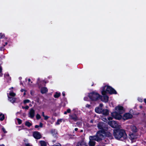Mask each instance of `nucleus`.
Listing matches in <instances>:
<instances>
[{"instance_id": "nucleus-1", "label": "nucleus", "mask_w": 146, "mask_h": 146, "mask_svg": "<svg viewBox=\"0 0 146 146\" xmlns=\"http://www.w3.org/2000/svg\"><path fill=\"white\" fill-rule=\"evenodd\" d=\"M102 94L103 96L100 98L102 101L105 102H107L108 100V97L106 95V93H108L110 94H116V92L113 89L108 86H105L102 88Z\"/></svg>"}, {"instance_id": "nucleus-2", "label": "nucleus", "mask_w": 146, "mask_h": 146, "mask_svg": "<svg viewBox=\"0 0 146 146\" xmlns=\"http://www.w3.org/2000/svg\"><path fill=\"white\" fill-rule=\"evenodd\" d=\"M105 135L104 133L100 131H98L96 135L93 136H90L89 137L90 141L89 145L90 146H94L96 142L94 140L99 141L102 140L104 137Z\"/></svg>"}, {"instance_id": "nucleus-3", "label": "nucleus", "mask_w": 146, "mask_h": 146, "mask_svg": "<svg viewBox=\"0 0 146 146\" xmlns=\"http://www.w3.org/2000/svg\"><path fill=\"white\" fill-rule=\"evenodd\" d=\"M123 107L120 105H118L114 109V111L111 113V116L116 119L119 120L122 118L121 114L125 111Z\"/></svg>"}, {"instance_id": "nucleus-4", "label": "nucleus", "mask_w": 146, "mask_h": 146, "mask_svg": "<svg viewBox=\"0 0 146 146\" xmlns=\"http://www.w3.org/2000/svg\"><path fill=\"white\" fill-rule=\"evenodd\" d=\"M113 135L115 138L118 140H123L127 138L126 133L125 131L123 129L114 130Z\"/></svg>"}, {"instance_id": "nucleus-5", "label": "nucleus", "mask_w": 146, "mask_h": 146, "mask_svg": "<svg viewBox=\"0 0 146 146\" xmlns=\"http://www.w3.org/2000/svg\"><path fill=\"white\" fill-rule=\"evenodd\" d=\"M89 97L92 100L96 101L100 99L101 96L97 93L93 92L89 94Z\"/></svg>"}, {"instance_id": "nucleus-6", "label": "nucleus", "mask_w": 146, "mask_h": 146, "mask_svg": "<svg viewBox=\"0 0 146 146\" xmlns=\"http://www.w3.org/2000/svg\"><path fill=\"white\" fill-rule=\"evenodd\" d=\"M112 119V118L111 117H109L108 118V124L112 127L114 128H120V126L119 125L117 124L115 121H111Z\"/></svg>"}, {"instance_id": "nucleus-7", "label": "nucleus", "mask_w": 146, "mask_h": 146, "mask_svg": "<svg viewBox=\"0 0 146 146\" xmlns=\"http://www.w3.org/2000/svg\"><path fill=\"white\" fill-rule=\"evenodd\" d=\"M98 127L99 129L102 130L101 131H105L107 128L106 126L103 122L98 123Z\"/></svg>"}, {"instance_id": "nucleus-8", "label": "nucleus", "mask_w": 146, "mask_h": 146, "mask_svg": "<svg viewBox=\"0 0 146 146\" xmlns=\"http://www.w3.org/2000/svg\"><path fill=\"white\" fill-rule=\"evenodd\" d=\"M132 115L130 113H126L124 114L123 116L122 117V118L124 120H125L132 118Z\"/></svg>"}, {"instance_id": "nucleus-9", "label": "nucleus", "mask_w": 146, "mask_h": 146, "mask_svg": "<svg viewBox=\"0 0 146 146\" xmlns=\"http://www.w3.org/2000/svg\"><path fill=\"white\" fill-rule=\"evenodd\" d=\"M137 137L138 135L136 133H132L129 135V138L133 142H134Z\"/></svg>"}, {"instance_id": "nucleus-10", "label": "nucleus", "mask_w": 146, "mask_h": 146, "mask_svg": "<svg viewBox=\"0 0 146 146\" xmlns=\"http://www.w3.org/2000/svg\"><path fill=\"white\" fill-rule=\"evenodd\" d=\"M33 136L35 138L37 139H40L41 137L40 133L37 131L34 132L33 133Z\"/></svg>"}, {"instance_id": "nucleus-11", "label": "nucleus", "mask_w": 146, "mask_h": 146, "mask_svg": "<svg viewBox=\"0 0 146 146\" xmlns=\"http://www.w3.org/2000/svg\"><path fill=\"white\" fill-rule=\"evenodd\" d=\"M35 115V110L33 109H31L29 112V117L33 118Z\"/></svg>"}, {"instance_id": "nucleus-12", "label": "nucleus", "mask_w": 146, "mask_h": 146, "mask_svg": "<svg viewBox=\"0 0 146 146\" xmlns=\"http://www.w3.org/2000/svg\"><path fill=\"white\" fill-rule=\"evenodd\" d=\"M86 143L84 141H81L78 142L76 146H87Z\"/></svg>"}, {"instance_id": "nucleus-13", "label": "nucleus", "mask_w": 146, "mask_h": 146, "mask_svg": "<svg viewBox=\"0 0 146 146\" xmlns=\"http://www.w3.org/2000/svg\"><path fill=\"white\" fill-rule=\"evenodd\" d=\"M129 128L133 132H135L137 131V128L136 127L133 125H131L129 127Z\"/></svg>"}, {"instance_id": "nucleus-14", "label": "nucleus", "mask_w": 146, "mask_h": 146, "mask_svg": "<svg viewBox=\"0 0 146 146\" xmlns=\"http://www.w3.org/2000/svg\"><path fill=\"white\" fill-rule=\"evenodd\" d=\"M101 132H104L105 134V135L104 137L105 136H107L108 137H110V138H111L112 135L109 132H108L106 133V132L105 131H99Z\"/></svg>"}, {"instance_id": "nucleus-15", "label": "nucleus", "mask_w": 146, "mask_h": 146, "mask_svg": "<svg viewBox=\"0 0 146 146\" xmlns=\"http://www.w3.org/2000/svg\"><path fill=\"white\" fill-rule=\"evenodd\" d=\"M40 91L42 94L45 93L47 92L48 89L46 87H42L40 89Z\"/></svg>"}, {"instance_id": "nucleus-16", "label": "nucleus", "mask_w": 146, "mask_h": 146, "mask_svg": "<svg viewBox=\"0 0 146 146\" xmlns=\"http://www.w3.org/2000/svg\"><path fill=\"white\" fill-rule=\"evenodd\" d=\"M103 110L102 108L98 107L96 108L95 109V111L98 113H102Z\"/></svg>"}, {"instance_id": "nucleus-17", "label": "nucleus", "mask_w": 146, "mask_h": 146, "mask_svg": "<svg viewBox=\"0 0 146 146\" xmlns=\"http://www.w3.org/2000/svg\"><path fill=\"white\" fill-rule=\"evenodd\" d=\"M8 97L9 100L10 102L12 103L15 102V98L14 97H10L8 95Z\"/></svg>"}, {"instance_id": "nucleus-18", "label": "nucleus", "mask_w": 146, "mask_h": 146, "mask_svg": "<svg viewBox=\"0 0 146 146\" xmlns=\"http://www.w3.org/2000/svg\"><path fill=\"white\" fill-rule=\"evenodd\" d=\"M102 113L105 115H107L109 113V111L108 110H103Z\"/></svg>"}, {"instance_id": "nucleus-19", "label": "nucleus", "mask_w": 146, "mask_h": 146, "mask_svg": "<svg viewBox=\"0 0 146 146\" xmlns=\"http://www.w3.org/2000/svg\"><path fill=\"white\" fill-rule=\"evenodd\" d=\"M51 133L52 135L54 136H56V135L57 134L56 131L55 129H52L51 131Z\"/></svg>"}, {"instance_id": "nucleus-20", "label": "nucleus", "mask_w": 146, "mask_h": 146, "mask_svg": "<svg viewBox=\"0 0 146 146\" xmlns=\"http://www.w3.org/2000/svg\"><path fill=\"white\" fill-rule=\"evenodd\" d=\"M41 146H46V143L44 141H39Z\"/></svg>"}, {"instance_id": "nucleus-21", "label": "nucleus", "mask_w": 146, "mask_h": 146, "mask_svg": "<svg viewBox=\"0 0 146 146\" xmlns=\"http://www.w3.org/2000/svg\"><path fill=\"white\" fill-rule=\"evenodd\" d=\"M70 119H73L75 121H76L77 119V117L76 115H75L74 116L72 115H70Z\"/></svg>"}, {"instance_id": "nucleus-22", "label": "nucleus", "mask_w": 146, "mask_h": 146, "mask_svg": "<svg viewBox=\"0 0 146 146\" xmlns=\"http://www.w3.org/2000/svg\"><path fill=\"white\" fill-rule=\"evenodd\" d=\"M60 95V93L56 92L55 94L54 95V98H57L59 97Z\"/></svg>"}, {"instance_id": "nucleus-23", "label": "nucleus", "mask_w": 146, "mask_h": 146, "mask_svg": "<svg viewBox=\"0 0 146 146\" xmlns=\"http://www.w3.org/2000/svg\"><path fill=\"white\" fill-rule=\"evenodd\" d=\"M4 118V115L2 113H0V120L3 121Z\"/></svg>"}, {"instance_id": "nucleus-24", "label": "nucleus", "mask_w": 146, "mask_h": 146, "mask_svg": "<svg viewBox=\"0 0 146 146\" xmlns=\"http://www.w3.org/2000/svg\"><path fill=\"white\" fill-rule=\"evenodd\" d=\"M25 125L28 127H30L31 125L32 124L29 122L27 121L25 123Z\"/></svg>"}, {"instance_id": "nucleus-25", "label": "nucleus", "mask_w": 146, "mask_h": 146, "mask_svg": "<svg viewBox=\"0 0 146 146\" xmlns=\"http://www.w3.org/2000/svg\"><path fill=\"white\" fill-rule=\"evenodd\" d=\"M15 94L13 92H10L9 93V95H8L9 96H12V97H14L15 96Z\"/></svg>"}, {"instance_id": "nucleus-26", "label": "nucleus", "mask_w": 146, "mask_h": 146, "mask_svg": "<svg viewBox=\"0 0 146 146\" xmlns=\"http://www.w3.org/2000/svg\"><path fill=\"white\" fill-rule=\"evenodd\" d=\"M62 119H58L56 123V125H58L60 124V123H61L62 122Z\"/></svg>"}, {"instance_id": "nucleus-27", "label": "nucleus", "mask_w": 146, "mask_h": 146, "mask_svg": "<svg viewBox=\"0 0 146 146\" xmlns=\"http://www.w3.org/2000/svg\"><path fill=\"white\" fill-rule=\"evenodd\" d=\"M30 101L29 100H24L23 103L24 104H26L27 103H29L30 102Z\"/></svg>"}, {"instance_id": "nucleus-28", "label": "nucleus", "mask_w": 146, "mask_h": 146, "mask_svg": "<svg viewBox=\"0 0 146 146\" xmlns=\"http://www.w3.org/2000/svg\"><path fill=\"white\" fill-rule=\"evenodd\" d=\"M102 120L106 122H108V121H109L108 120V119H107L105 117H103L102 119Z\"/></svg>"}, {"instance_id": "nucleus-29", "label": "nucleus", "mask_w": 146, "mask_h": 146, "mask_svg": "<svg viewBox=\"0 0 146 146\" xmlns=\"http://www.w3.org/2000/svg\"><path fill=\"white\" fill-rule=\"evenodd\" d=\"M17 122L19 124H20L21 123L22 121L19 118H17Z\"/></svg>"}, {"instance_id": "nucleus-30", "label": "nucleus", "mask_w": 146, "mask_h": 146, "mask_svg": "<svg viewBox=\"0 0 146 146\" xmlns=\"http://www.w3.org/2000/svg\"><path fill=\"white\" fill-rule=\"evenodd\" d=\"M36 119H40V115L38 114H37L36 115Z\"/></svg>"}, {"instance_id": "nucleus-31", "label": "nucleus", "mask_w": 146, "mask_h": 146, "mask_svg": "<svg viewBox=\"0 0 146 146\" xmlns=\"http://www.w3.org/2000/svg\"><path fill=\"white\" fill-rule=\"evenodd\" d=\"M138 100L139 102H143V100H142V99L140 97L138 98Z\"/></svg>"}, {"instance_id": "nucleus-32", "label": "nucleus", "mask_w": 146, "mask_h": 146, "mask_svg": "<svg viewBox=\"0 0 146 146\" xmlns=\"http://www.w3.org/2000/svg\"><path fill=\"white\" fill-rule=\"evenodd\" d=\"M44 119L45 120H47V119H48L49 117L47 116H46V115H45L44 117Z\"/></svg>"}, {"instance_id": "nucleus-33", "label": "nucleus", "mask_w": 146, "mask_h": 146, "mask_svg": "<svg viewBox=\"0 0 146 146\" xmlns=\"http://www.w3.org/2000/svg\"><path fill=\"white\" fill-rule=\"evenodd\" d=\"M22 108L23 109H25L27 110V109H29V107L28 106H26L25 107H24L23 106L22 107Z\"/></svg>"}, {"instance_id": "nucleus-34", "label": "nucleus", "mask_w": 146, "mask_h": 146, "mask_svg": "<svg viewBox=\"0 0 146 146\" xmlns=\"http://www.w3.org/2000/svg\"><path fill=\"white\" fill-rule=\"evenodd\" d=\"M2 131H3L5 133H6L7 132L6 131L5 129L4 128V127H2Z\"/></svg>"}, {"instance_id": "nucleus-35", "label": "nucleus", "mask_w": 146, "mask_h": 146, "mask_svg": "<svg viewBox=\"0 0 146 146\" xmlns=\"http://www.w3.org/2000/svg\"><path fill=\"white\" fill-rule=\"evenodd\" d=\"M66 111L67 113H70L71 111V110L70 109H68Z\"/></svg>"}, {"instance_id": "nucleus-36", "label": "nucleus", "mask_w": 146, "mask_h": 146, "mask_svg": "<svg viewBox=\"0 0 146 146\" xmlns=\"http://www.w3.org/2000/svg\"><path fill=\"white\" fill-rule=\"evenodd\" d=\"M25 146H32L31 144L29 143H26L25 144Z\"/></svg>"}, {"instance_id": "nucleus-37", "label": "nucleus", "mask_w": 146, "mask_h": 146, "mask_svg": "<svg viewBox=\"0 0 146 146\" xmlns=\"http://www.w3.org/2000/svg\"><path fill=\"white\" fill-rule=\"evenodd\" d=\"M4 37V35L1 34H0V38H1Z\"/></svg>"}, {"instance_id": "nucleus-38", "label": "nucleus", "mask_w": 146, "mask_h": 146, "mask_svg": "<svg viewBox=\"0 0 146 146\" xmlns=\"http://www.w3.org/2000/svg\"><path fill=\"white\" fill-rule=\"evenodd\" d=\"M43 124L41 123H40L39 124V127H42Z\"/></svg>"}, {"instance_id": "nucleus-39", "label": "nucleus", "mask_w": 146, "mask_h": 146, "mask_svg": "<svg viewBox=\"0 0 146 146\" xmlns=\"http://www.w3.org/2000/svg\"><path fill=\"white\" fill-rule=\"evenodd\" d=\"M21 92H26V90H25L24 89H21Z\"/></svg>"}, {"instance_id": "nucleus-40", "label": "nucleus", "mask_w": 146, "mask_h": 146, "mask_svg": "<svg viewBox=\"0 0 146 146\" xmlns=\"http://www.w3.org/2000/svg\"><path fill=\"white\" fill-rule=\"evenodd\" d=\"M28 81L29 82V85H31V83H32V82H31V83L30 82H31V79H28Z\"/></svg>"}, {"instance_id": "nucleus-41", "label": "nucleus", "mask_w": 146, "mask_h": 146, "mask_svg": "<svg viewBox=\"0 0 146 146\" xmlns=\"http://www.w3.org/2000/svg\"><path fill=\"white\" fill-rule=\"evenodd\" d=\"M90 106L88 104H87L86 105V107L88 108H90Z\"/></svg>"}, {"instance_id": "nucleus-42", "label": "nucleus", "mask_w": 146, "mask_h": 146, "mask_svg": "<svg viewBox=\"0 0 146 146\" xmlns=\"http://www.w3.org/2000/svg\"><path fill=\"white\" fill-rule=\"evenodd\" d=\"M88 98L87 97H85L84 98V100L85 101H87L88 100Z\"/></svg>"}, {"instance_id": "nucleus-43", "label": "nucleus", "mask_w": 146, "mask_h": 146, "mask_svg": "<svg viewBox=\"0 0 146 146\" xmlns=\"http://www.w3.org/2000/svg\"><path fill=\"white\" fill-rule=\"evenodd\" d=\"M103 106V105L102 104H100V108H102Z\"/></svg>"}, {"instance_id": "nucleus-44", "label": "nucleus", "mask_w": 146, "mask_h": 146, "mask_svg": "<svg viewBox=\"0 0 146 146\" xmlns=\"http://www.w3.org/2000/svg\"><path fill=\"white\" fill-rule=\"evenodd\" d=\"M39 127V125H35V128H38Z\"/></svg>"}, {"instance_id": "nucleus-45", "label": "nucleus", "mask_w": 146, "mask_h": 146, "mask_svg": "<svg viewBox=\"0 0 146 146\" xmlns=\"http://www.w3.org/2000/svg\"><path fill=\"white\" fill-rule=\"evenodd\" d=\"M45 115H44V112H42V116L44 117Z\"/></svg>"}, {"instance_id": "nucleus-46", "label": "nucleus", "mask_w": 146, "mask_h": 146, "mask_svg": "<svg viewBox=\"0 0 146 146\" xmlns=\"http://www.w3.org/2000/svg\"><path fill=\"white\" fill-rule=\"evenodd\" d=\"M144 101L145 102V104H146V99H144Z\"/></svg>"}, {"instance_id": "nucleus-47", "label": "nucleus", "mask_w": 146, "mask_h": 146, "mask_svg": "<svg viewBox=\"0 0 146 146\" xmlns=\"http://www.w3.org/2000/svg\"><path fill=\"white\" fill-rule=\"evenodd\" d=\"M62 94L63 96H64L65 95V94L64 92H63L62 93Z\"/></svg>"}, {"instance_id": "nucleus-48", "label": "nucleus", "mask_w": 146, "mask_h": 146, "mask_svg": "<svg viewBox=\"0 0 146 146\" xmlns=\"http://www.w3.org/2000/svg\"><path fill=\"white\" fill-rule=\"evenodd\" d=\"M74 130L75 131H76L78 130V129L77 128H75Z\"/></svg>"}, {"instance_id": "nucleus-49", "label": "nucleus", "mask_w": 146, "mask_h": 146, "mask_svg": "<svg viewBox=\"0 0 146 146\" xmlns=\"http://www.w3.org/2000/svg\"><path fill=\"white\" fill-rule=\"evenodd\" d=\"M67 112L66 111H65L64 113V114H67Z\"/></svg>"}, {"instance_id": "nucleus-50", "label": "nucleus", "mask_w": 146, "mask_h": 146, "mask_svg": "<svg viewBox=\"0 0 146 146\" xmlns=\"http://www.w3.org/2000/svg\"><path fill=\"white\" fill-rule=\"evenodd\" d=\"M2 68L1 66H0V73L1 72Z\"/></svg>"}, {"instance_id": "nucleus-51", "label": "nucleus", "mask_w": 146, "mask_h": 146, "mask_svg": "<svg viewBox=\"0 0 146 146\" xmlns=\"http://www.w3.org/2000/svg\"><path fill=\"white\" fill-rule=\"evenodd\" d=\"M143 108V107H142V106H139V108H140V109H141V108Z\"/></svg>"}, {"instance_id": "nucleus-52", "label": "nucleus", "mask_w": 146, "mask_h": 146, "mask_svg": "<svg viewBox=\"0 0 146 146\" xmlns=\"http://www.w3.org/2000/svg\"><path fill=\"white\" fill-rule=\"evenodd\" d=\"M26 95V92H24L23 93V95L25 96Z\"/></svg>"}, {"instance_id": "nucleus-53", "label": "nucleus", "mask_w": 146, "mask_h": 146, "mask_svg": "<svg viewBox=\"0 0 146 146\" xmlns=\"http://www.w3.org/2000/svg\"><path fill=\"white\" fill-rule=\"evenodd\" d=\"M0 146H5L4 144H1L0 145Z\"/></svg>"}, {"instance_id": "nucleus-54", "label": "nucleus", "mask_w": 146, "mask_h": 146, "mask_svg": "<svg viewBox=\"0 0 146 146\" xmlns=\"http://www.w3.org/2000/svg\"><path fill=\"white\" fill-rule=\"evenodd\" d=\"M93 121L92 120H91L90 122L92 123H93Z\"/></svg>"}, {"instance_id": "nucleus-55", "label": "nucleus", "mask_w": 146, "mask_h": 146, "mask_svg": "<svg viewBox=\"0 0 146 146\" xmlns=\"http://www.w3.org/2000/svg\"><path fill=\"white\" fill-rule=\"evenodd\" d=\"M80 131H81V132H83V130H81Z\"/></svg>"}, {"instance_id": "nucleus-56", "label": "nucleus", "mask_w": 146, "mask_h": 146, "mask_svg": "<svg viewBox=\"0 0 146 146\" xmlns=\"http://www.w3.org/2000/svg\"><path fill=\"white\" fill-rule=\"evenodd\" d=\"M5 45H7V42H5Z\"/></svg>"}]
</instances>
